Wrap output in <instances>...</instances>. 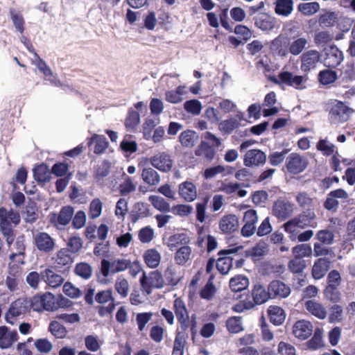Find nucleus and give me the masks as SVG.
Masks as SVG:
<instances>
[{
  "mask_svg": "<svg viewBox=\"0 0 355 355\" xmlns=\"http://www.w3.org/2000/svg\"><path fill=\"white\" fill-rule=\"evenodd\" d=\"M226 327L231 334H238L243 330L241 324V317L232 316L226 321Z\"/></svg>",
  "mask_w": 355,
  "mask_h": 355,
  "instance_id": "nucleus-52",
  "label": "nucleus"
},
{
  "mask_svg": "<svg viewBox=\"0 0 355 355\" xmlns=\"http://www.w3.org/2000/svg\"><path fill=\"white\" fill-rule=\"evenodd\" d=\"M34 179L37 182H46L50 180V172L48 166L44 164L37 165L33 170Z\"/></svg>",
  "mask_w": 355,
  "mask_h": 355,
  "instance_id": "nucleus-36",
  "label": "nucleus"
},
{
  "mask_svg": "<svg viewBox=\"0 0 355 355\" xmlns=\"http://www.w3.org/2000/svg\"><path fill=\"white\" fill-rule=\"evenodd\" d=\"M352 113L353 110L340 101H338L336 103L332 106L329 112L331 117L338 123L347 121L350 114Z\"/></svg>",
  "mask_w": 355,
  "mask_h": 355,
  "instance_id": "nucleus-16",
  "label": "nucleus"
},
{
  "mask_svg": "<svg viewBox=\"0 0 355 355\" xmlns=\"http://www.w3.org/2000/svg\"><path fill=\"white\" fill-rule=\"evenodd\" d=\"M278 78L279 79L275 77H271L270 80L277 85L284 83L289 86L295 87V88H298L304 81L303 76H293L290 71L280 72L278 75Z\"/></svg>",
  "mask_w": 355,
  "mask_h": 355,
  "instance_id": "nucleus-20",
  "label": "nucleus"
},
{
  "mask_svg": "<svg viewBox=\"0 0 355 355\" xmlns=\"http://www.w3.org/2000/svg\"><path fill=\"white\" fill-rule=\"evenodd\" d=\"M243 220L244 225L241 228V233L244 237H250L256 231V223L258 221V216L254 209H250L244 212Z\"/></svg>",
  "mask_w": 355,
  "mask_h": 355,
  "instance_id": "nucleus-14",
  "label": "nucleus"
},
{
  "mask_svg": "<svg viewBox=\"0 0 355 355\" xmlns=\"http://www.w3.org/2000/svg\"><path fill=\"white\" fill-rule=\"evenodd\" d=\"M161 254L155 248L146 250L143 254L144 261L150 268H156L161 261Z\"/></svg>",
  "mask_w": 355,
  "mask_h": 355,
  "instance_id": "nucleus-33",
  "label": "nucleus"
},
{
  "mask_svg": "<svg viewBox=\"0 0 355 355\" xmlns=\"http://www.w3.org/2000/svg\"><path fill=\"white\" fill-rule=\"evenodd\" d=\"M334 36L327 31H316L313 37L314 43L317 46H324L331 42Z\"/></svg>",
  "mask_w": 355,
  "mask_h": 355,
  "instance_id": "nucleus-53",
  "label": "nucleus"
},
{
  "mask_svg": "<svg viewBox=\"0 0 355 355\" xmlns=\"http://www.w3.org/2000/svg\"><path fill=\"white\" fill-rule=\"evenodd\" d=\"M248 279L243 275H237L230 281V288L233 292H241L247 288Z\"/></svg>",
  "mask_w": 355,
  "mask_h": 355,
  "instance_id": "nucleus-41",
  "label": "nucleus"
},
{
  "mask_svg": "<svg viewBox=\"0 0 355 355\" xmlns=\"http://www.w3.org/2000/svg\"><path fill=\"white\" fill-rule=\"evenodd\" d=\"M320 9L318 2L302 3L299 4L298 10L304 15H312L316 13Z\"/></svg>",
  "mask_w": 355,
  "mask_h": 355,
  "instance_id": "nucleus-58",
  "label": "nucleus"
},
{
  "mask_svg": "<svg viewBox=\"0 0 355 355\" xmlns=\"http://www.w3.org/2000/svg\"><path fill=\"white\" fill-rule=\"evenodd\" d=\"M293 213V205L285 200L278 199L272 206V214L279 219L285 220Z\"/></svg>",
  "mask_w": 355,
  "mask_h": 355,
  "instance_id": "nucleus-21",
  "label": "nucleus"
},
{
  "mask_svg": "<svg viewBox=\"0 0 355 355\" xmlns=\"http://www.w3.org/2000/svg\"><path fill=\"white\" fill-rule=\"evenodd\" d=\"M103 204L100 199L94 198L92 200L89 207V216L94 219L100 216L102 212Z\"/></svg>",
  "mask_w": 355,
  "mask_h": 355,
  "instance_id": "nucleus-61",
  "label": "nucleus"
},
{
  "mask_svg": "<svg viewBox=\"0 0 355 355\" xmlns=\"http://www.w3.org/2000/svg\"><path fill=\"white\" fill-rule=\"evenodd\" d=\"M293 7L292 0H276L275 10L279 15L287 16L292 12Z\"/></svg>",
  "mask_w": 355,
  "mask_h": 355,
  "instance_id": "nucleus-42",
  "label": "nucleus"
},
{
  "mask_svg": "<svg viewBox=\"0 0 355 355\" xmlns=\"http://www.w3.org/2000/svg\"><path fill=\"white\" fill-rule=\"evenodd\" d=\"M28 304L29 302L24 298H19L12 302L6 313L7 322L13 324L18 316L24 314L28 310Z\"/></svg>",
  "mask_w": 355,
  "mask_h": 355,
  "instance_id": "nucleus-10",
  "label": "nucleus"
},
{
  "mask_svg": "<svg viewBox=\"0 0 355 355\" xmlns=\"http://www.w3.org/2000/svg\"><path fill=\"white\" fill-rule=\"evenodd\" d=\"M241 120L242 117L237 114L234 117L222 121L220 128L224 132L230 133L241 125Z\"/></svg>",
  "mask_w": 355,
  "mask_h": 355,
  "instance_id": "nucleus-48",
  "label": "nucleus"
},
{
  "mask_svg": "<svg viewBox=\"0 0 355 355\" xmlns=\"http://www.w3.org/2000/svg\"><path fill=\"white\" fill-rule=\"evenodd\" d=\"M292 252L294 254V257L302 259L303 257L311 256L312 249L309 244H299L293 248Z\"/></svg>",
  "mask_w": 355,
  "mask_h": 355,
  "instance_id": "nucleus-59",
  "label": "nucleus"
},
{
  "mask_svg": "<svg viewBox=\"0 0 355 355\" xmlns=\"http://www.w3.org/2000/svg\"><path fill=\"white\" fill-rule=\"evenodd\" d=\"M241 249H243L241 245L230 249L221 250L218 252L219 257L216 260V267L221 275H227L232 267L233 259L230 257V254L236 253Z\"/></svg>",
  "mask_w": 355,
  "mask_h": 355,
  "instance_id": "nucleus-6",
  "label": "nucleus"
},
{
  "mask_svg": "<svg viewBox=\"0 0 355 355\" xmlns=\"http://www.w3.org/2000/svg\"><path fill=\"white\" fill-rule=\"evenodd\" d=\"M150 164L162 172H168L173 167V162L168 153L160 152L149 159Z\"/></svg>",
  "mask_w": 355,
  "mask_h": 355,
  "instance_id": "nucleus-15",
  "label": "nucleus"
},
{
  "mask_svg": "<svg viewBox=\"0 0 355 355\" xmlns=\"http://www.w3.org/2000/svg\"><path fill=\"white\" fill-rule=\"evenodd\" d=\"M173 310L178 320L189 318L185 303L181 298L174 300Z\"/></svg>",
  "mask_w": 355,
  "mask_h": 355,
  "instance_id": "nucleus-49",
  "label": "nucleus"
},
{
  "mask_svg": "<svg viewBox=\"0 0 355 355\" xmlns=\"http://www.w3.org/2000/svg\"><path fill=\"white\" fill-rule=\"evenodd\" d=\"M179 194L185 201L193 202L197 198L196 187L191 182H184L179 185Z\"/></svg>",
  "mask_w": 355,
  "mask_h": 355,
  "instance_id": "nucleus-26",
  "label": "nucleus"
},
{
  "mask_svg": "<svg viewBox=\"0 0 355 355\" xmlns=\"http://www.w3.org/2000/svg\"><path fill=\"white\" fill-rule=\"evenodd\" d=\"M95 300L97 303L103 304L110 302L114 303V298L112 289H106L98 291L95 295Z\"/></svg>",
  "mask_w": 355,
  "mask_h": 355,
  "instance_id": "nucleus-60",
  "label": "nucleus"
},
{
  "mask_svg": "<svg viewBox=\"0 0 355 355\" xmlns=\"http://www.w3.org/2000/svg\"><path fill=\"white\" fill-rule=\"evenodd\" d=\"M74 272L76 275L87 280L92 277L93 270L88 263L80 262L76 265Z\"/></svg>",
  "mask_w": 355,
  "mask_h": 355,
  "instance_id": "nucleus-46",
  "label": "nucleus"
},
{
  "mask_svg": "<svg viewBox=\"0 0 355 355\" xmlns=\"http://www.w3.org/2000/svg\"><path fill=\"white\" fill-rule=\"evenodd\" d=\"M49 331L56 338L62 339L67 336L66 327L56 320H53L49 325Z\"/></svg>",
  "mask_w": 355,
  "mask_h": 355,
  "instance_id": "nucleus-47",
  "label": "nucleus"
},
{
  "mask_svg": "<svg viewBox=\"0 0 355 355\" xmlns=\"http://www.w3.org/2000/svg\"><path fill=\"white\" fill-rule=\"evenodd\" d=\"M180 324V330L178 329L176 332L175 336H180L184 338V341H186L187 338L189 337L186 331L189 328H190V331L193 338L196 334V321L195 318H192L191 320H189V318L185 319H181L180 320H178Z\"/></svg>",
  "mask_w": 355,
  "mask_h": 355,
  "instance_id": "nucleus-28",
  "label": "nucleus"
},
{
  "mask_svg": "<svg viewBox=\"0 0 355 355\" xmlns=\"http://www.w3.org/2000/svg\"><path fill=\"white\" fill-rule=\"evenodd\" d=\"M266 154L259 149H251L246 152L243 163L245 166H259L266 162Z\"/></svg>",
  "mask_w": 355,
  "mask_h": 355,
  "instance_id": "nucleus-22",
  "label": "nucleus"
},
{
  "mask_svg": "<svg viewBox=\"0 0 355 355\" xmlns=\"http://www.w3.org/2000/svg\"><path fill=\"white\" fill-rule=\"evenodd\" d=\"M198 137L193 130H187L179 136L180 141L183 147L191 148L195 145Z\"/></svg>",
  "mask_w": 355,
  "mask_h": 355,
  "instance_id": "nucleus-40",
  "label": "nucleus"
},
{
  "mask_svg": "<svg viewBox=\"0 0 355 355\" xmlns=\"http://www.w3.org/2000/svg\"><path fill=\"white\" fill-rule=\"evenodd\" d=\"M268 314L270 322L277 326L282 324L286 318L284 310L278 306H269Z\"/></svg>",
  "mask_w": 355,
  "mask_h": 355,
  "instance_id": "nucleus-34",
  "label": "nucleus"
},
{
  "mask_svg": "<svg viewBox=\"0 0 355 355\" xmlns=\"http://www.w3.org/2000/svg\"><path fill=\"white\" fill-rule=\"evenodd\" d=\"M288 269L295 274H300L306 268V261L300 257H294L288 264Z\"/></svg>",
  "mask_w": 355,
  "mask_h": 355,
  "instance_id": "nucleus-57",
  "label": "nucleus"
},
{
  "mask_svg": "<svg viewBox=\"0 0 355 355\" xmlns=\"http://www.w3.org/2000/svg\"><path fill=\"white\" fill-rule=\"evenodd\" d=\"M130 266V260L124 259H114L110 261L103 259L101 262V272L104 277H107L110 274H115L128 269Z\"/></svg>",
  "mask_w": 355,
  "mask_h": 355,
  "instance_id": "nucleus-7",
  "label": "nucleus"
},
{
  "mask_svg": "<svg viewBox=\"0 0 355 355\" xmlns=\"http://www.w3.org/2000/svg\"><path fill=\"white\" fill-rule=\"evenodd\" d=\"M192 259V249L189 245H184L177 250L174 254V261L178 266L190 265Z\"/></svg>",
  "mask_w": 355,
  "mask_h": 355,
  "instance_id": "nucleus-27",
  "label": "nucleus"
},
{
  "mask_svg": "<svg viewBox=\"0 0 355 355\" xmlns=\"http://www.w3.org/2000/svg\"><path fill=\"white\" fill-rule=\"evenodd\" d=\"M20 221L21 218L18 211L12 209L8 210L4 207H0V231L8 246L14 242L15 237L12 225L16 226Z\"/></svg>",
  "mask_w": 355,
  "mask_h": 355,
  "instance_id": "nucleus-2",
  "label": "nucleus"
},
{
  "mask_svg": "<svg viewBox=\"0 0 355 355\" xmlns=\"http://www.w3.org/2000/svg\"><path fill=\"white\" fill-rule=\"evenodd\" d=\"M313 324L306 320L296 321L292 329L294 336L300 340H304L310 337L313 333Z\"/></svg>",
  "mask_w": 355,
  "mask_h": 355,
  "instance_id": "nucleus-17",
  "label": "nucleus"
},
{
  "mask_svg": "<svg viewBox=\"0 0 355 355\" xmlns=\"http://www.w3.org/2000/svg\"><path fill=\"white\" fill-rule=\"evenodd\" d=\"M316 149L320 151L324 156L327 157L334 154L336 146L327 139H320L316 144Z\"/></svg>",
  "mask_w": 355,
  "mask_h": 355,
  "instance_id": "nucleus-51",
  "label": "nucleus"
},
{
  "mask_svg": "<svg viewBox=\"0 0 355 355\" xmlns=\"http://www.w3.org/2000/svg\"><path fill=\"white\" fill-rule=\"evenodd\" d=\"M171 212L181 217L188 216L193 212V207L190 205H173L171 209Z\"/></svg>",
  "mask_w": 355,
  "mask_h": 355,
  "instance_id": "nucleus-63",
  "label": "nucleus"
},
{
  "mask_svg": "<svg viewBox=\"0 0 355 355\" xmlns=\"http://www.w3.org/2000/svg\"><path fill=\"white\" fill-rule=\"evenodd\" d=\"M308 164V159L296 153H291L286 160L287 171L293 175H297L303 172L307 168Z\"/></svg>",
  "mask_w": 355,
  "mask_h": 355,
  "instance_id": "nucleus-8",
  "label": "nucleus"
},
{
  "mask_svg": "<svg viewBox=\"0 0 355 355\" xmlns=\"http://www.w3.org/2000/svg\"><path fill=\"white\" fill-rule=\"evenodd\" d=\"M143 181L150 186L157 185L160 182L159 173L151 167H145L141 171Z\"/></svg>",
  "mask_w": 355,
  "mask_h": 355,
  "instance_id": "nucleus-35",
  "label": "nucleus"
},
{
  "mask_svg": "<svg viewBox=\"0 0 355 355\" xmlns=\"http://www.w3.org/2000/svg\"><path fill=\"white\" fill-rule=\"evenodd\" d=\"M337 17L334 12H326L319 16L318 23L321 26L331 27L336 23Z\"/></svg>",
  "mask_w": 355,
  "mask_h": 355,
  "instance_id": "nucleus-56",
  "label": "nucleus"
},
{
  "mask_svg": "<svg viewBox=\"0 0 355 355\" xmlns=\"http://www.w3.org/2000/svg\"><path fill=\"white\" fill-rule=\"evenodd\" d=\"M148 199L156 209L163 212L171 211L169 203L164 198L158 196H150Z\"/></svg>",
  "mask_w": 355,
  "mask_h": 355,
  "instance_id": "nucleus-50",
  "label": "nucleus"
},
{
  "mask_svg": "<svg viewBox=\"0 0 355 355\" xmlns=\"http://www.w3.org/2000/svg\"><path fill=\"white\" fill-rule=\"evenodd\" d=\"M324 295L327 300L334 303L338 302L341 297L339 287L326 286L324 290Z\"/></svg>",
  "mask_w": 355,
  "mask_h": 355,
  "instance_id": "nucleus-62",
  "label": "nucleus"
},
{
  "mask_svg": "<svg viewBox=\"0 0 355 355\" xmlns=\"http://www.w3.org/2000/svg\"><path fill=\"white\" fill-rule=\"evenodd\" d=\"M186 93V87L180 85L175 90H170L166 92V101L171 103H179L183 100L182 96Z\"/></svg>",
  "mask_w": 355,
  "mask_h": 355,
  "instance_id": "nucleus-38",
  "label": "nucleus"
},
{
  "mask_svg": "<svg viewBox=\"0 0 355 355\" xmlns=\"http://www.w3.org/2000/svg\"><path fill=\"white\" fill-rule=\"evenodd\" d=\"M343 52L336 45L324 49V64L328 68H336L343 60Z\"/></svg>",
  "mask_w": 355,
  "mask_h": 355,
  "instance_id": "nucleus-11",
  "label": "nucleus"
},
{
  "mask_svg": "<svg viewBox=\"0 0 355 355\" xmlns=\"http://www.w3.org/2000/svg\"><path fill=\"white\" fill-rule=\"evenodd\" d=\"M304 307L309 313L318 319L323 320L327 316L326 309L317 301L313 300H307L304 303Z\"/></svg>",
  "mask_w": 355,
  "mask_h": 355,
  "instance_id": "nucleus-31",
  "label": "nucleus"
},
{
  "mask_svg": "<svg viewBox=\"0 0 355 355\" xmlns=\"http://www.w3.org/2000/svg\"><path fill=\"white\" fill-rule=\"evenodd\" d=\"M195 155L208 162H211L215 157L216 151L214 148L208 142L202 141L195 150Z\"/></svg>",
  "mask_w": 355,
  "mask_h": 355,
  "instance_id": "nucleus-32",
  "label": "nucleus"
},
{
  "mask_svg": "<svg viewBox=\"0 0 355 355\" xmlns=\"http://www.w3.org/2000/svg\"><path fill=\"white\" fill-rule=\"evenodd\" d=\"M338 78L337 73L331 69H324L318 73V81L322 85L334 83Z\"/></svg>",
  "mask_w": 355,
  "mask_h": 355,
  "instance_id": "nucleus-45",
  "label": "nucleus"
},
{
  "mask_svg": "<svg viewBox=\"0 0 355 355\" xmlns=\"http://www.w3.org/2000/svg\"><path fill=\"white\" fill-rule=\"evenodd\" d=\"M69 302V300L62 295L56 297L52 293L46 292L33 296L30 302V306L33 311L37 312L54 311L59 308L67 306Z\"/></svg>",
  "mask_w": 355,
  "mask_h": 355,
  "instance_id": "nucleus-1",
  "label": "nucleus"
},
{
  "mask_svg": "<svg viewBox=\"0 0 355 355\" xmlns=\"http://www.w3.org/2000/svg\"><path fill=\"white\" fill-rule=\"evenodd\" d=\"M289 37V52L291 55L297 56L306 49L308 40L305 37H300L299 35Z\"/></svg>",
  "mask_w": 355,
  "mask_h": 355,
  "instance_id": "nucleus-25",
  "label": "nucleus"
},
{
  "mask_svg": "<svg viewBox=\"0 0 355 355\" xmlns=\"http://www.w3.org/2000/svg\"><path fill=\"white\" fill-rule=\"evenodd\" d=\"M255 25L262 31H271L275 27L274 19L266 13H262L256 19Z\"/></svg>",
  "mask_w": 355,
  "mask_h": 355,
  "instance_id": "nucleus-39",
  "label": "nucleus"
},
{
  "mask_svg": "<svg viewBox=\"0 0 355 355\" xmlns=\"http://www.w3.org/2000/svg\"><path fill=\"white\" fill-rule=\"evenodd\" d=\"M41 279L54 288L60 286L64 282V278L61 275L49 268H46L41 272Z\"/></svg>",
  "mask_w": 355,
  "mask_h": 355,
  "instance_id": "nucleus-30",
  "label": "nucleus"
},
{
  "mask_svg": "<svg viewBox=\"0 0 355 355\" xmlns=\"http://www.w3.org/2000/svg\"><path fill=\"white\" fill-rule=\"evenodd\" d=\"M330 266V261L326 258L316 259L312 267L311 274L315 279H320L324 277Z\"/></svg>",
  "mask_w": 355,
  "mask_h": 355,
  "instance_id": "nucleus-29",
  "label": "nucleus"
},
{
  "mask_svg": "<svg viewBox=\"0 0 355 355\" xmlns=\"http://www.w3.org/2000/svg\"><path fill=\"white\" fill-rule=\"evenodd\" d=\"M210 200V196L206 195L200 198L196 205V219L200 223H203L206 218V207Z\"/></svg>",
  "mask_w": 355,
  "mask_h": 355,
  "instance_id": "nucleus-44",
  "label": "nucleus"
},
{
  "mask_svg": "<svg viewBox=\"0 0 355 355\" xmlns=\"http://www.w3.org/2000/svg\"><path fill=\"white\" fill-rule=\"evenodd\" d=\"M320 60L321 54L319 51L315 49L308 50L300 56V69L304 73L308 74L316 68Z\"/></svg>",
  "mask_w": 355,
  "mask_h": 355,
  "instance_id": "nucleus-9",
  "label": "nucleus"
},
{
  "mask_svg": "<svg viewBox=\"0 0 355 355\" xmlns=\"http://www.w3.org/2000/svg\"><path fill=\"white\" fill-rule=\"evenodd\" d=\"M288 45L289 37L279 35L272 40L270 49L274 55L286 58L290 53Z\"/></svg>",
  "mask_w": 355,
  "mask_h": 355,
  "instance_id": "nucleus-13",
  "label": "nucleus"
},
{
  "mask_svg": "<svg viewBox=\"0 0 355 355\" xmlns=\"http://www.w3.org/2000/svg\"><path fill=\"white\" fill-rule=\"evenodd\" d=\"M140 284L142 290L147 294H150L153 288H162L165 285L163 275L157 270L150 272L148 277L144 272L140 279Z\"/></svg>",
  "mask_w": 355,
  "mask_h": 355,
  "instance_id": "nucleus-4",
  "label": "nucleus"
},
{
  "mask_svg": "<svg viewBox=\"0 0 355 355\" xmlns=\"http://www.w3.org/2000/svg\"><path fill=\"white\" fill-rule=\"evenodd\" d=\"M53 259L55 267L60 269L63 268L64 270L69 269L73 262L71 253L64 248L57 252Z\"/></svg>",
  "mask_w": 355,
  "mask_h": 355,
  "instance_id": "nucleus-23",
  "label": "nucleus"
},
{
  "mask_svg": "<svg viewBox=\"0 0 355 355\" xmlns=\"http://www.w3.org/2000/svg\"><path fill=\"white\" fill-rule=\"evenodd\" d=\"M268 290L269 291V295H270V298L272 299L277 297L286 298L291 293L289 286L277 279L272 280L269 284Z\"/></svg>",
  "mask_w": 355,
  "mask_h": 355,
  "instance_id": "nucleus-18",
  "label": "nucleus"
},
{
  "mask_svg": "<svg viewBox=\"0 0 355 355\" xmlns=\"http://www.w3.org/2000/svg\"><path fill=\"white\" fill-rule=\"evenodd\" d=\"M308 347L311 349H318L324 346L322 333L317 329L313 336L307 342Z\"/></svg>",
  "mask_w": 355,
  "mask_h": 355,
  "instance_id": "nucleus-64",
  "label": "nucleus"
},
{
  "mask_svg": "<svg viewBox=\"0 0 355 355\" xmlns=\"http://www.w3.org/2000/svg\"><path fill=\"white\" fill-rule=\"evenodd\" d=\"M83 242L80 237L77 236H72L69 238L67 243V250L71 254H78L83 248Z\"/></svg>",
  "mask_w": 355,
  "mask_h": 355,
  "instance_id": "nucleus-55",
  "label": "nucleus"
},
{
  "mask_svg": "<svg viewBox=\"0 0 355 355\" xmlns=\"http://www.w3.org/2000/svg\"><path fill=\"white\" fill-rule=\"evenodd\" d=\"M164 275L167 282L166 284L172 286L178 285L181 279L178 274L176 267L172 264L167 266Z\"/></svg>",
  "mask_w": 355,
  "mask_h": 355,
  "instance_id": "nucleus-43",
  "label": "nucleus"
},
{
  "mask_svg": "<svg viewBox=\"0 0 355 355\" xmlns=\"http://www.w3.org/2000/svg\"><path fill=\"white\" fill-rule=\"evenodd\" d=\"M315 218V214L313 212L300 214L284 224V230L286 232L293 233L297 227L304 229L312 226Z\"/></svg>",
  "mask_w": 355,
  "mask_h": 355,
  "instance_id": "nucleus-5",
  "label": "nucleus"
},
{
  "mask_svg": "<svg viewBox=\"0 0 355 355\" xmlns=\"http://www.w3.org/2000/svg\"><path fill=\"white\" fill-rule=\"evenodd\" d=\"M73 215V207L71 205H66L62 207L59 212H51L49 215V220L53 227L63 230L69 225Z\"/></svg>",
  "mask_w": 355,
  "mask_h": 355,
  "instance_id": "nucleus-3",
  "label": "nucleus"
},
{
  "mask_svg": "<svg viewBox=\"0 0 355 355\" xmlns=\"http://www.w3.org/2000/svg\"><path fill=\"white\" fill-rule=\"evenodd\" d=\"M33 244L42 252L50 253L55 245V240L48 233L38 232L33 236Z\"/></svg>",
  "mask_w": 355,
  "mask_h": 355,
  "instance_id": "nucleus-12",
  "label": "nucleus"
},
{
  "mask_svg": "<svg viewBox=\"0 0 355 355\" xmlns=\"http://www.w3.org/2000/svg\"><path fill=\"white\" fill-rule=\"evenodd\" d=\"M253 300L256 304H261L266 302L269 298V291H266L261 285H255L252 292Z\"/></svg>",
  "mask_w": 355,
  "mask_h": 355,
  "instance_id": "nucleus-37",
  "label": "nucleus"
},
{
  "mask_svg": "<svg viewBox=\"0 0 355 355\" xmlns=\"http://www.w3.org/2000/svg\"><path fill=\"white\" fill-rule=\"evenodd\" d=\"M109 142L106 137L102 135L94 134L91 137L87 138V146L92 150L94 154L101 155L107 148Z\"/></svg>",
  "mask_w": 355,
  "mask_h": 355,
  "instance_id": "nucleus-19",
  "label": "nucleus"
},
{
  "mask_svg": "<svg viewBox=\"0 0 355 355\" xmlns=\"http://www.w3.org/2000/svg\"><path fill=\"white\" fill-rule=\"evenodd\" d=\"M110 164L107 160H103L101 164H98L94 172V178L96 180H101L108 175L110 170Z\"/></svg>",
  "mask_w": 355,
  "mask_h": 355,
  "instance_id": "nucleus-54",
  "label": "nucleus"
},
{
  "mask_svg": "<svg viewBox=\"0 0 355 355\" xmlns=\"http://www.w3.org/2000/svg\"><path fill=\"white\" fill-rule=\"evenodd\" d=\"M239 228V218L234 214L222 217L219 221V229L225 234H231Z\"/></svg>",
  "mask_w": 355,
  "mask_h": 355,
  "instance_id": "nucleus-24",
  "label": "nucleus"
}]
</instances>
